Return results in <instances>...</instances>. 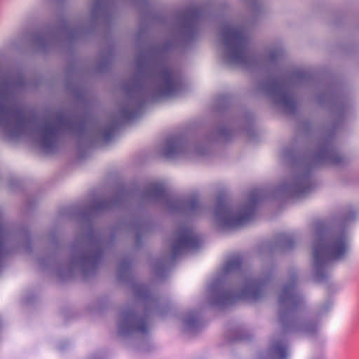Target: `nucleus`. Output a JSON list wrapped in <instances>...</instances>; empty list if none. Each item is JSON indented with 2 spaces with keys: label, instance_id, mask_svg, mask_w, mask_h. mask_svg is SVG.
Segmentation results:
<instances>
[{
  "label": "nucleus",
  "instance_id": "nucleus-1",
  "mask_svg": "<svg viewBox=\"0 0 359 359\" xmlns=\"http://www.w3.org/2000/svg\"><path fill=\"white\" fill-rule=\"evenodd\" d=\"M348 250L344 231L320 233L313 246L314 265L318 272L330 262L343 258Z\"/></svg>",
  "mask_w": 359,
  "mask_h": 359
},
{
  "label": "nucleus",
  "instance_id": "nucleus-2",
  "mask_svg": "<svg viewBox=\"0 0 359 359\" xmlns=\"http://www.w3.org/2000/svg\"><path fill=\"white\" fill-rule=\"evenodd\" d=\"M222 35L231 53V60L237 63L248 62V39L244 31L241 27L226 26L222 29Z\"/></svg>",
  "mask_w": 359,
  "mask_h": 359
},
{
  "label": "nucleus",
  "instance_id": "nucleus-3",
  "mask_svg": "<svg viewBox=\"0 0 359 359\" xmlns=\"http://www.w3.org/2000/svg\"><path fill=\"white\" fill-rule=\"evenodd\" d=\"M217 220L225 226L237 228L247 224L255 216V209L253 205L241 209L234 214L226 202L219 201L215 211Z\"/></svg>",
  "mask_w": 359,
  "mask_h": 359
},
{
  "label": "nucleus",
  "instance_id": "nucleus-4",
  "mask_svg": "<svg viewBox=\"0 0 359 359\" xmlns=\"http://www.w3.org/2000/svg\"><path fill=\"white\" fill-rule=\"evenodd\" d=\"M302 303V298L298 294L296 285L294 283L286 285L281 290L279 304L280 319L283 324H285L286 318Z\"/></svg>",
  "mask_w": 359,
  "mask_h": 359
},
{
  "label": "nucleus",
  "instance_id": "nucleus-5",
  "mask_svg": "<svg viewBox=\"0 0 359 359\" xmlns=\"http://www.w3.org/2000/svg\"><path fill=\"white\" fill-rule=\"evenodd\" d=\"M201 244L199 238L189 228L180 229L172 247V258L175 259L184 250L196 249Z\"/></svg>",
  "mask_w": 359,
  "mask_h": 359
},
{
  "label": "nucleus",
  "instance_id": "nucleus-6",
  "mask_svg": "<svg viewBox=\"0 0 359 359\" xmlns=\"http://www.w3.org/2000/svg\"><path fill=\"white\" fill-rule=\"evenodd\" d=\"M65 125L66 121L62 114L46 119L42 131V142L44 147L48 149L53 145L59 130Z\"/></svg>",
  "mask_w": 359,
  "mask_h": 359
},
{
  "label": "nucleus",
  "instance_id": "nucleus-7",
  "mask_svg": "<svg viewBox=\"0 0 359 359\" xmlns=\"http://www.w3.org/2000/svg\"><path fill=\"white\" fill-rule=\"evenodd\" d=\"M160 76L162 79L161 94L163 96H172L180 90L181 85L177 81L175 73L170 69L163 70Z\"/></svg>",
  "mask_w": 359,
  "mask_h": 359
},
{
  "label": "nucleus",
  "instance_id": "nucleus-8",
  "mask_svg": "<svg viewBox=\"0 0 359 359\" xmlns=\"http://www.w3.org/2000/svg\"><path fill=\"white\" fill-rule=\"evenodd\" d=\"M264 285V281H259L257 280H249L245 285L244 289L238 297L244 296L253 300H257L262 296Z\"/></svg>",
  "mask_w": 359,
  "mask_h": 359
},
{
  "label": "nucleus",
  "instance_id": "nucleus-9",
  "mask_svg": "<svg viewBox=\"0 0 359 359\" xmlns=\"http://www.w3.org/2000/svg\"><path fill=\"white\" fill-rule=\"evenodd\" d=\"M0 115L16 118L18 123L20 125H26L30 122L29 118L27 117L24 111L19 109L15 110L13 107L6 104L1 106Z\"/></svg>",
  "mask_w": 359,
  "mask_h": 359
},
{
  "label": "nucleus",
  "instance_id": "nucleus-10",
  "mask_svg": "<svg viewBox=\"0 0 359 359\" xmlns=\"http://www.w3.org/2000/svg\"><path fill=\"white\" fill-rule=\"evenodd\" d=\"M242 264V257L240 255L236 254L233 255L227 262L226 264V271L235 270L241 267Z\"/></svg>",
  "mask_w": 359,
  "mask_h": 359
},
{
  "label": "nucleus",
  "instance_id": "nucleus-11",
  "mask_svg": "<svg viewBox=\"0 0 359 359\" xmlns=\"http://www.w3.org/2000/svg\"><path fill=\"white\" fill-rule=\"evenodd\" d=\"M149 194L154 197H160L165 195L166 189L163 184L155 183L152 184Z\"/></svg>",
  "mask_w": 359,
  "mask_h": 359
},
{
  "label": "nucleus",
  "instance_id": "nucleus-12",
  "mask_svg": "<svg viewBox=\"0 0 359 359\" xmlns=\"http://www.w3.org/2000/svg\"><path fill=\"white\" fill-rule=\"evenodd\" d=\"M273 352L280 359H285L287 357V347L280 343L273 346Z\"/></svg>",
  "mask_w": 359,
  "mask_h": 359
},
{
  "label": "nucleus",
  "instance_id": "nucleus-13",
  "mask_svg": "<svg viewBox=\"0 0 359 359\" xmlns=\"http://www.w3.org/2000/svg\"><path fill=\"white\" fill-rule=\"evenodd\" d=\"M137 330L142 332H146L147 331L146 323L144 322H140L137 326Z\"/></svg>",
  "mask_w": 359,
  "mask_h": 359
},
{
  "label": "nucleus",
  "instance_id": "nucleus-14",
  "mask_svg": "<svg viewBox=\"0 0 359 359\" xmlns=\"http://www.w3.org/2000/svg\"><path fill=\"white\" fill-rule=\"evenodd\" d=\"M198 205V201L196 200V199H194L193 201H191V203H190V208L191 209H195Z\"/></svg>",
  "mask_w": 359,
  "mask_h": 359
},
{
  "label": "nucleus",
  "instance_id": "nucleus-15",
  "mask_svg": "<svg viewBox=\"0 0 359 359\" xmlns=\"http://www.w3.org/2000/svg\"><path fill=\"white\" fill-rule=\"evenodd\" d=\"M355 212H351V214L346 215L344 216L345 220H351L355 217Z\"/></svg>",
  "mask_w": 359,
  "mask_h": 359
},
{
  "label": "nucleus",
  "instance_id": "nucleus-16",
  "mask_svg": "<svg viewBox=\"0 0 359 359\" xmlns=\"http://www.w3.org/2000/svg\"><path fill=\"white\" fill-rule=\"evenodd\" d=\"M330 161H331L332 163L337 164L338 163H339L341 161V157L331 158Z\"/></svg>",
  "mask_w": 359,
  "mask_h": 359
},
{
  "label": "nucleus",
  "instance_id": "nucleus-17",
  "mask_svg": "<svg viewBox=\"0 0 359 359\" xmlns=\"http://www.w3.org/2000/svg\"><path fill=\"white\" fill-rule=\"evenodd\" d=\"M111 135H112V130H111L106 132L105 134H104L105 140H109L111 136Z\"/></svg>",
  "mask_w": 359,
  "mask_h": 359
},
{
  "label": "nucleus",
  "instance_id": "nucleus-18",
  "mask_svg": "<svg viewBox=\"0 0 359 359\" xmlns=\"http://www.w3.org/2000/svg\"><path fill=\"white\" fill-rule=\"evenodd\" d=\"M176 149H177V146H176V145H174V146L172 147L171 151H167V152H166V156H170V154H171L172 151H175Z\"/></svg>",
  "mask_w": 359,
  "mask_h": 359
},
{
  "label": "nucleus",
  "instance_id": "nucleus-19",
  "mask_svg": "<svg viewBox=\"0 0 359 359\" xmlns=\"http://www.w3.org/2000/svg\"><path fill=\"white\" fill-rule=\"evenodd\" d=\"M131 318V316L129 315V314H127L126 316V319L128 320V319H130Z\"/></svg>",
  "mask_w": 359,
  "mask_h": 359
}]
</instances>
